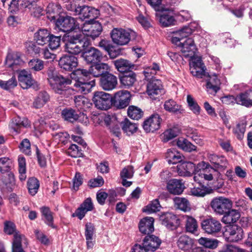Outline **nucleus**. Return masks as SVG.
<instances>
[{"label": "nucleus", "mask_w": 252, "mask_h": 252, "mask_svg": "<svg viewBox=\"0 0 252 252\" xmlns=\"http://www.w3.org/2000/svg\"><path fill=\"white\" fill-rule=\"evenodd\" d=\"M207 157L213 167L208 162L203 161L198 163L197 168L200 169V171L195 173L193 179L195 182L200 185L204 183L205 181H218L221 178L220 172L224 171L228 165L227 160L223 156L208 154Z\"/></svg>", "instance_id": "nucleus-1"}, {"label": "nucleus", "mask_w": 252, "mask_h": 252, "mask_svg": "<svg viewBox=\"0 0 252 252\" xmlns=\"http://www.w3.org/2000/svg\"><path fill=\"white\" fill-rule=\"evenodd\" d=\"M77 73L82 75V77L75 80L73 84L75 88L74 89L76 92L84 94L90 92L95 86V79L91 78L90 75L96 77H101L95 65H92L88 71L85 69H78Z\"/></svg>", "instance_id": "nucleus-2"}, {"label": "nucleus", "mask_w": 252, "mask_h": 252, "mask_svg": "<svg viewBox=\"0 0 252 252\" xmlns=\"http://www.w3.org/2000/svg\"><path fill=\"white\" fill-rule=\"evenodd\" d=\"M178 33L175 32H172L171 38L172 43L179 48L185 57H190L191 59L194 57L197 48L193 38L188 37L189 36H183L182 34L178 35Z\"/></svg>", "instance_id": "nucleus-3"}, {"label": "nucleus", "mask_w": 252, "mask_h": 252, "mask_svg": "<svg viewBox=\"0 0 252 252\" xmlns=\"http://www.w3.org/2000/svg\"><path fill=\"white\" fill-rule=\"evenodd\" d=\"M159 70L158 65L154 63L150 66L146 67L144 70V74L147 80L152 79L147 85V92L148 94L152 99H156L158 95L161 94L162 92L161 82L159 79H153L154 76Z\"/></svg>", "instance_id": "nucleus-4"}, {"label": "nucleus", "mask_w": 252, "mask_h": 252, "mask_svg": "<svg viewBox=\"0 0 252 252\" xmlns=\"http://www.w3.org/2000/svg\"><path fill=\"white\" fill-rule=\"evenodd\" d=\"M49 83L54 92L63 94L68 90L67 86L72 83V81L68 78L63 77L57 74L54 68L50 67L47 71Z\"/></svg>", "instance_id": "nucleus-5"}, {"label": "nucleus", "mask_w": 252, "mask_h": 252, "mask_svg": "<svg viewBox=\"0 0 252 252\" xmlns=\"http://www.w3.org/2000/svg\"><path fill=\"white\" fill-rule=\"evenodd\" d=\"M90 44L88 39L83 37L81 34L69 36L65 40V52L72 54H78L82 51V48Z\"/></svg>", "instance_id": "nucleus-6"}, {"label": "nucleus", "mask_w": 252, "mask_h": 252, "mask_svg": "<svg viewBox=\"0 0 252 252\" xmlns=\"http://www.w3.org/2000/svg\"><path fill=\"white\" fill-rule=\"evenodd\" d=\"M136 33L133 31L123 29H114L111 33L113 42L119 45H125L131 39H135Z\"/></svg>", "instance_id": "nucleus-7"}, {"label": "nucleus", "mask_w": 252, "mask_h": 252, "mask_svg": "<svg viewBox=\"0 0 252 252\" xmlns=\"http://www.w3.org/2000/svg\"><path fill=\"white\" fill-rule=\"evenodd\" d=\"M79 30L82 31L84 35L94 39L100 34L102 28L101 25L96 22H86L80 27Z\"/></svg>", "instance_id": "nucleus-8"}, {"label": "nucleus", "mask_w": 252, "mask_h": 252, "mask_svg": "<svg viewBox=\"0 0 252 252\" xmlns=\"http://www.w3.org/2000/svg\"><path fill=\"white\" fill-rule=\"evenodd\" d=\"M93 101L95 106L100 110H107L111 105L110 94L102 91L94 93Z\"/></svg>", "instance_id": "nucleus-9"}, {"label": "nucleus", "mask_w": 252, "mask_h": 252, "mask_svg": "<svg viewBox=\"0 0 252 252\" xmlns=\"http://www.w3.org/2000/svg\"><path fill=\"white\" fill-rule=\"evenodd\" d=\"M211 206L216 213L222 215L231 207L232 202L225 197H216L212 200Z\"/></svg>", "instance_id": "nucleus-10"}, {"label": "nucleus", "mask_w": 252, "mask_h": 252, "mask_svg": "<svg viewBox=\"0 0 252 252\" xmlns=\"http://www.w3.org/2000/svg\"><path fill=\"white\" fill-rule=\"evenodd\" d=\"M201 227L206 233L215 235L221 231L222 225L216 219L210 218L202 221Z\"/></svg>", "instance_id": "nucleus-11"}, {"label": "nucleus", "mask_w": 252, "mask_h": 252, "mask_svg": "<svg viewBox=\"0 0 252 252\" xmlns=\"http://www.w3.org/2000/svg\"><path fill=\"white\" fill-rule=\"evenodd\" d=\"M56 26L63 32H67L75 29H80L76 23L75 19L70 16L60 17L56 21Z\"/></svg>", "instance_id": "nucleus-12"}, {"label": "nucleus", "mask_w": 252, "mask_h": 252, "mask_svg": "<svg viewBox=\"0 0 252 252\" xmlns=\"http://www.w3.org/2000/svg\"><path fill=\"white\" fill-rule=\"evenodd\" d=\"M224 236L228 241L238 242L243 238V229L237 225H228L225 228L223 233Z\"/></svg>", "instance_id": "nucleus-13"}, {"label": "nucleus", "mask_w": 252, "mask_h": 252, "mask_svg": "<svg viewBox=\"0 0 252 252\" xmlns=\"http://www.w3.org/2000/svg\"><path fill=\"white\" fill-rule=\"evenodd\" d=\"M1 174L0 188L4 190L12 191L16 187L14 174L10 171Z\"/></svg>", "instance_id": "nucleus-14"}, {"label": "nucleus", "mask_w": 252, "mask_h": 252, "mask_svg": "<svg viewBox=\"0 0 252 252\" xmlns=\"http://www.w3.org/2000/svg\"><path fill=\"white\" fill-rule=\"evenodd\" d=\"M82 57L88 63L95 64L101 62L102 55L97 49L91 47L86 49L82 53Z\"/></svg>", "instance_id": "nucleus-15"}, {"label": "nucleus", "mask_w": 252, "mask_h": 252, "mask_svg": "<svg viewBox=\"0 0 252 252\" xmlns=\"http://www.w3.org/2000/svg\"><path fill=\"white\" fill-rule=\"evenodd\" d=\"M189 66L190 73L193 76L201 78L205 75V66L200 57L192 58L189 62Z\"/></svg>", "instance_id": "nucleus-16"}, {"label": "nucleus", "mask_w": 252, "mask_h": 252, "mask_svg": "<svg viewBox=\"0 0 252 252\" xmlns=\"http://www.w3.org/2000/svg\"><path fill=\"white\" fill-rule=\"evenodd\" d=\"M177 171L178 175L180 176H190L195 173L200 171V169L196 167L195 164L191 162H183L180 163L177 166Z\"/></svg>", "instance_id": "nucleus-17"}, {"label": "nucleus", "mask_w": 252, "mask_h": 252, "mask_svg": "<svg viewBox=\"0 0 252 252\" xmlns=\"http://www.w3.org/2000/svg\"><path fill=\"white\" fill-rule=\"evenodd\" d=\"M118 85V79L114 75L107 73L100 79V85L103 90L110 91L115 89Z\"/></svg>", "instance_id": "nucleus-18"}, {"label": "nucleus", "mask_w": 252, "mask_h": 252, "mask_svg": "<svg viewBox=\"0 0 252 252\" xmlns=\"http://www.w3.org/2000/svg\"><path fill=\"white\" fill-rule=\"evenodd\" d=\"M130 97V94L127 91L121 90L115 94L114 103L118 108H124L129 104Z\"/></svg>", "instance_id": "nucleus-19"}, {"label": "nucleus", "mask_w": 252, "mask_h": 252, "mask_svg": "<svg viewBox=\"0 0 252 252\" xmlns=\"http://www.w3.org/2000/svg\"><path fill=\"white\" fill-rule=\"evenodd\" d=\"M161 121V119L158 114L152 115L144 121L143 128L147 132H154L159 128Z\"/></svg>", "instance_id": "nucleus-20"}, {"label": "nucleus", "mask_w": 252, "mask_h": 252, "mask_svg": "<svg viewBox=\"0 0 252 252\" xmlns=\"http://www.w3.org/2000/svg\"><path fill=\"white\" fill-rule=\"evenodd\" d=\"M61 68L66 71H72L78 65L77 58L74 56L64 55L59 61Z\"/></svg>", "instance_id": "nucleus-21"}, {"label": "nucleus", "mask_w": 252, "mask_h": 252, "mask_svg": "<svg viewBox=\"0 0 252 252\" xmlns=\"http://www.w3.org/2000/svg\"><path fill=\"white\" fill-rule=\"evenodd\" d=\"M194 240L188 235L183 234L177 236L176 244L178 248L184 251L189 252L194 247Z\"/></svg>", "instance_id": "nucleus-22"}, {"label": "nucleus", "mask_w": 252, "mask_h": 252, "mask_svg": "<svg viewBox=\"0 0 252 252\" xmlns=\"http://www.w3.org/2000/svg\"><path fill=\"white\" fill-rule=\"evenodd\" d=\"M23 63L20 54L17 52L8 53L5 60V65L11 68L13 71H18L19 66Z\"/></svg>", "instance_id": "nucleus-23"}, {"label": "nucleus", "mask_w": 252, "mask_h": 252, "mask_svg": "<svg viewBox=\"0 0 252 252\" xmlns=\"http://www.w3.org/2000/svg\"><path fill=\"white\" fill-rule=\"evenodd\" d=\"M18 78L20 86L24 89L30 88L35 83L31 72L25 69L19 71Z\"/></svg>", "instance_id": "nucleus-24"}, {"label": "nucleus", "mask_w": 252, "mask_h": 252, "mask_svg": "<svg viewBox=\"0 0 252 252\" xmlns=\"http://www.w3.org/2000/svg\"><path fill=\"white\" fill-rule=\"evenodd\" d=\"M160 243L161 241L158 237L148 235L143 240L142 245L148 252H153L159 247Z\"/></svg>", "instance_id": "nucleus-25"}, {"label": "nucleus", "mask_w": 252, "mask_h": 252, "mask_svg": "<svg viewBox=\"0 0 252 252\" xmlns=\"http://www.w3.org/2000/svg\"><path fill=\"white\" fill-rule=\"evenodd\" d=\"M166 188L171 194L176 195L183 192L185 186L181 180L174 179L168 181Z\"/></svg>", "instance_id": "nucleus-26"}, {"label": "nucleus", "mask_w": 252, "mask_h": 252, "mask_svg": "<svg viewBox=\"0 0 252 252\" xmlns=\"http://www.w3.org/2000/svg\"><path fill=\"white\" fill-rule=\"evenodd\" d=\"M154 219L152 217H145L142 219L139 225L140 231L145 234H149L152 233L154 230Z\"/></svg>", "instance_id": "nucleus-27"}, {"label": "nucleus", "mask_w": 252, "mask_h": 252, "mask_svg": "<svg viewBox=\"0 0 252 252\" xmlns=\"http://www.w3.org/2000/svg\"><path fill=\"white\" fill-rule=\"evenodd\" d=\"M252 91L248 90L238 94L236 98V103L247 107L252 106Z\"/></svg>", "instance_id": "nucleus-28"}, {"label": "nucleus", "mask_w": 252, "mask_h": 252, "mask_svg": "<svg viewBox=\"0 0 252 252\" xmlns=\"http://www.w3.org/2000/svg\"><path fill=\"white\" fill-rule=\"evenodd\" d=\"M51 36L50 32L46 29H39L34 35V38L36 43L43 46L49 41V38Z\"/></svg>", "instance_id": "nucleus-29"}, {"label": "nucleus", "mask_w": 252, "mask_h": 252, "mask_svg": "<svg viewBox=\"0 0 252 252\" xmlns=\"http://www.w3.org/2000/svg\"><path fill=\"white\" fill-rule=\"evenodd\" d=\"M94 232L95 228L94 225L91 222L86 223L85 225V236L88 249H92L94 245V242L93 241V239Z\"/></svg>", "instance_id": "nucleus-30"}, {"label": "nucleus", "mask_w": 252, "mask_h": 252, "mask_svg": "<svg viewBox=\"0 0 252 252\" xmlns=\"http://www.w3.org/2000/svg\"><path fill=\"white\" fill-rule=\"evenodd\" d=\"M163 107L166 111L175 114H182L184 112L182 106L171 99L165 101Z\"/></svg>", "instance_id": "nucleus-31"}, {"label": "nucleus", "mask_w": 252, "mask_h": 252, "mask_svg": "<svg viewBox=\"0 0 252 252\" xmlns=\"http://www.w3.org/2000/svg\"><path fill=\"white\" fill-rule=\"evenodd\" d=\"M182 220L185 223V228L187 232L194 233L197 231L198 224L194 218L188 215H184L182 217Z\"/></svg>", "instance_id": "nucleus-32"}, {"label": "nucleus", "mask_w": 252, "mask_h": 252, "mask_svg": "<svg viewBox=\"0 0 252 252\" xmlns=\"http://www.w3.org/2000/svg\"><path fill=\"white\" fill-rule=\"evenodd\" d=\"M220 81L216 74L209 76L206 87L210 94H216L220 89Z\"/></svg>", "instance_id": "nucleus-33"}, {"label": "nucleus", "mask_w": 252, "mask_h": 252, "mask_svg": "<svg viewBox=\"0 0 252 252\" xmlns=\"http://www.w3.org/2000/svg\"><path fill=\"white\" fill-rule=\"evenodd\" d=\"M221 221L225 224L233 223L237 221L240 218V214L238 211L236 210L232 209L226 212L223 214Z\"/></svg>", "instance_id": "nucleus-34"}, {"label": "nucleus", "mask_w": 252, "mask_h": 252, "mask_svg": "<svg viewBox=\"0 0 252 252\" xmlns=\"http://www.w3.org/2000/svg\"><path fill=\"white\" fill-rule=\"evenodd\" d=\"M162 224L167 228H173L178 223L176 216L171 213H167L160 217Z\"/></svg>", "instance_id": "nucleus-35"}, {"label": "nucleus", "mask_w": 252, "mask_h": 252, "mask_svg": "<svg viewBox=\"0 0 252 252\" xmlns=\"http://www.w3.org/2000/svg\"><path fill=\"white\" fill-rule=\"evenodd\" d=\"M177 146L181 149L188 152L195 151L196 147L191 143L187 139L180 137L179 138L176 142Z\"/></svg>", "instance_id": "nucleus-36"}, {"label": "nucleus", "mask_w": 252, "mask_h": 252, "mask_svg": "<svg viewBox=\"0 0 252 252\" xmlns=\"http://www.w3.org/2000/svg\"><path fill=\"white\" fill-rule=\"evenodd\" d=\"M199 28V25L197 22H193L190 23L189 25L184 26L182 28L175 31L179 34H182L183 36H189L193 32L197 30Z\"/></svg>", "instance_id": "nucleus-37"}, {"label": "nucleus", "mask_w": 252, "mask_h": 252, "mask_svg": "<svg viewBox=\"0 0 252 252\" xmlns=\"http://www.w3.org/2000/svg\"><path fill=\"white\" fill-rule=\"evenodd\" d=\"M166 158L169 164H174L182 160V155L175 149H170L166 153Z\"/></svg>", "instance_id": "nucleus-38"}, {"label": "nucleus", "mask_w": 252, "mask_h": 252, "mask_svg": "<svg viewBox=\"0 0 252 252\" xmlns=\"http://www.w3.org/2000/svg\"><path fill=\"white\" fill-rule=\"evenodd\" d=\"M175 206L184 212H187L190 210V205L189 201L185 198L176 197L174 199Z\"/></svg>", "instance_id": "nucleus-39"}, {"label": "nucleus", "mask_w": 252, "mask_h": 252, "mask_svg": "<svg viewBox=\"0 0 252 252\" xmlns=\"http://www.w3.org/2000/svg\"><path fill=\"white\" fill-rule=\"evenodd\" d=\"M40 211L45 222L49 226L54 228L55 226L53 224V213L50 211L49 208L44 206L40 208Z\"/></svg>", "instance_id": "nucleus-40"}, {"label": "nucleus", "mask_w": 252, "mask_h": 252, "mask_svg": "<svg viewBox=\"0 0 252 252\" xmlns=\"http://www.w3.org/2000/svg\"><path fill=\"white\" fill-rule=\"evenodd\" d=\"M122 129L127 135H130L135 132L137 126L134 123L130 122L128 119H125L121 123Z\"/></svg>", "instance_id": "nucleus-41"}, {"label": "nucleus", "mask_w": 252, "mask_h": 252, "mask_svg": "<svg viewBox=\"0 0 252 252\" xmlns=\"http://www.w3.org/2000/svg\"><path fill=\"white\" fill-rule=\"evenodd\" d=\"M47 17L51 20H55L60 13V6L54 3H50L46 9Z\"/></svg>", "instance_id": "nucleus-42"}, {"label": "nucleus", "mask_w": 252, "mask_h": 252, "mask_svg": "<svg viewBox=\"0 0 252 252\" xmlns=\"http://www.w3.org/2000/svg\"><path fill=\"white\" fill-rule=\"evenodd\" d=\"M62 115L65 120L72 123L76 121L79 117V115L71 108L64 109L62 112Z\"/></svg>", "instance_id": "nucleus-43"}, {"label": "nucleus", "mask_w": 252, "mask_h": 252, "mask_svg": "<svg viewBox=\"0 0 252 252\" xmlns=\"http://www.w3.org/2000/svg\"><path fill=\"white\" fill-rule=\"evenodd\" d=\"M49 96L46 92L40 93L36 98L35 99L33 105L36 108H40L49 100Z\"/></svg>", "instance_id": "nucleus-44"}, {"label": "nucleus", "mask_w": 252, "mask_h": 252, "mask_svg": "<svg viewBox=\"0 0 252 252\" xmlns=\"http://www.w3.org/2000/svg\"><path fill=\"white\" fill-rule=\"evenodd\" d=\"M74 102L76 107L78 110H85L90 107V103L88 99L83 95L76 96L74 97Z\"/></svg>", "instance_id": "nucleus-45"}, {"label": "nucleus", "mask_w": 252, "mask_h": 252, "mask_svg": "<svg viewBox=\"0 0 252 252\" xmlns=\"http://www.w3.org/2000/svg\"><path fill=\"white\" fill-rule=\"evenodd\" d=\"M159 22L163 27H166L175 25L176 20L170 13L165 12L160 16Z\"/></svg>", "instance_id": "nucleus-46"}, {"label": "nucleus", "mask_w": 252, "mask_h": 252, "mask_svg": "<svg viewBox=\"0 0 252 252\" xmlns=\"http://www.w3.org/2000/svg\"><path fill=\"white\" fill-rule=\"evenodd\" d=\"M198 243L205 248L215 249L218 246V241L216 239L201 237L198 240Z\"/></svg>", "instance_id": "nucleus-47"}, {"label": "nucleus", "mask_w": 252, "mask_h": 252, "mask_svg": "<svg viewBox=\"0 0 252 252\" xmlns=\"http://www.w3.org/2000/svg\"><path fill=\"white\" fill-rule=\"evenodd\" d=\"M136 81V75L130 72L124 75L121 78V83L125 86L129 87L133 85Z\"/></svg>", "instance_id": "nucleus-48"}, {"label": "nucleus", "mask_w": 252, "mask_h": 252, "mask_svg": "<svg viewBox=\"0 0 252 252\" xmlns=\"http://www.w3.org/2000/svg\"><path fill=\"white\" fill-rule=\"evenodd\" d=\"M127 115L131 119L138 120L142 117L143 111L138 107L131 105L128 108Z\"/></svg>", "instance_id": "nucleus-49"}, {"label": "nucleus", "mask_w": 252, "mask_h": 252, "mask_svg": "<svg viewBox=\"0 0 252 252\" xmlns=\"http://www.w3.org/2000/svg\"><path fill=\"white\" fill-rule=\"evenodd\" d=\"M18 82L15 76L12 77L7 81H0V87L5 90L12 89L17 86Z\"/></svg>", "instance_id": "nucleus-50"}, {"label": "nucleus", "mask_w": 252, "mask_h": 252, "mask_svg": "<svg viewBox=\"0 0 252 252\" xmlns=\"http://www.w3.org/2000/svg\"><path fill=\"white\" fill-rule=\"evenodd\" d=\"M113 63L120 72H124L127 69L130 68L131 66V63L127 60L120 59L113 61Z\"/></svg>", "instance_id": "nucleus-51"}, {"label": "nucleus", "mask_w": 252, "mask_h": 252, "mask_svg": "<svg viewBox=\"0 0 252 252\" xmlns=\"http://www.w3.org/2000/svg\"><path fill=\"white\" fill-rule=\"evenodd\" d=\"M187 101L189 109L195 115H199L200 113V107L192 97L191 95L189 94L187 95Z\"/></svg>", "instance_id": "nucleus-52"}, {"label": "nucleus", "mask_w": 252, "mask_h": 252, "mask_svg": "<svg viewBox=\"0 0 252 252\" xmlns=\"http://www.w3.org/2000/svg\"><path fill=\"white\" fill-rule=\"evenodd\" d=\"M28 187L29 193L32 195H34L38 191L39 187V183L37 179L31 178L28 181Z\"/></svg>", "instance_id": "nucleus-53"}, {"label": "nucleus", "mask_w": 252, "mask_h": 252, "mask_svg": "<svg viewBox=\"0 0 252 252\" xmlns=\"http://www.w3.org/2000/svg\"><path fill=\"white\" fill-rule=\"evenodd\" d=\"M161 206L158 199L154 200L150 204L148 205L145 208L143 209V211L148 213H153L159 211Z\"/></svg>", "instance_id": "nucleus-54"}, {"label": "nucleus", "mask_w": 252, "mask_h": 252, "mask_svg": "<svg viewBox=\"0 0 252 252\" xmlns=\"http://www.w3.org/2000/svg\"><path fill=\"white\" fill-rule=\"evenodd\" d=\"M29 66L34 71H40L44 68V62L39 59H33L29 62Z\"/></svg>", "instance_id": "nucleus-55"}, {"label": "nucleus", "mask_w": 252, "mask_h": 252, "mask_svg": "<svg viewBox=\"0 0 252 252\" xmlns=\"http://www.w3.org/2000/svg\"><path fill=\"white\" fill-rule=\"evenodd\" d=\"M179 133V130L176 127L170 128L165 131L162 135L163 141L166 142L177 136Z\"/></svg>", "instance_id": "nucleus-56"}, {"label": "nucleus", "mask_w": 252, "mask_h": 252, "mask_svg": "<svg viewBox=\"0 0 252 252\" xmlns=\"http://www.w3.org/2000/svg\"><path fill=\"white\" fill-rule=\"evenodd\" d=\"M48 42L49 47L52 50L57 49L61 44V36H55L51 34Z\"/></svg>", "instance_id": "nucleus-57"}, {"label": "nucleus", "mask_w": 252, "mask_h": 252, "mask_svg": "<svg viewBox=\"0 0 252 252\" xmlns=\"http://www.w3.org/2000/svg\"><path fill=\"white\" fill-rule=\"evenodd\" d=\"M68 155L73 157H80L82 155L81 150L76 144H71L67 150Z\"/></svg>", "instance_id": "nucleus-58"}, {"label": "nucleus", "mask_w": 252, "mask_h": 252, "mask_svg": "<svg viewBox=\"0 0 252 252\" xmlns=\"http://www.w3.org/2000/svg\"><path fill=\"white\" fill-rule=\"evenodd\" d=\"M245 132V126L243 124L238 123L233 129V132L239 139L243 138Z\"/></svg>", "instance_id": "nucleus-59"}, {"label": "nucleus", "mask_w": 252, "mask_h": 252, "mask_svg": "<svg viewBox=\"0 0 252 252\" xmlns=\"http://www.w3.org/2000/svg\"><path fill=\"white\" fill-rule=\"evenodd\" d=\"M134 174L133 167L130 165L125 167L121 171L120 176L122 179H130Z\"/></svg>", "instance_id": "nucleus-60"}, {"label": "nucleus", "mask_w": 252, "mask_h": 252, "mask_svg": "<svg viewBox=\"0 0 252 252\" xmlns=\"http://www.w3.org/2000/svg\"><path fill=\"white\" fill-rule=\"evenodd\" d=\"M12 123L18 127H27L30 126L28 120L25 118H22L18 117L13 121Z\"/></svg>", "instance_id": "nucleus-61"}, {"label": "nucleus", "mask_w": 252, "mask_h": 252, "mask_svg": "<svg viewBox=\"0 0 252 252\" xmlns=\"http://www.w3.org/2000/svg\"><path fill=\"white\" fill-rule=\"evenodd\" d=\"M27 244V240L25 236L19 233L16 232L14 234V239L12 244L22 245V244Z\"/></svg>", "instance_id": "nucleus-62"}, {"label": "nucleus", "mask_w": 252, "mask_h": 252, "mask_svg": "<svg viewBox=\"0 0 252 252\" xmlns=\"http://www.w3.org/2000/svg\"><path fill=\"white\" fill-rule=\"evenodd\" d=\"M9 159L4 157L0 158V173H4L5 172L10 171V167L8 165Z\"/></svg>", "instance_id": "nucleus-63"}, {"label": "nucleus", "mask_w": 252, "mask_h": 252, "mask_svg": "<svg viewBox=\"0 0 252 252\" xmlns=\"http://www.w3.org/2000/svg\"><path fill=\"white\" fill-rule=\"evenodd\" d=\"M21 151L26 154L29 155L31 153V144L27 139H24L19 146Z\"/></svg>", "instance_id": "nucleus-64"}]
</instances>
